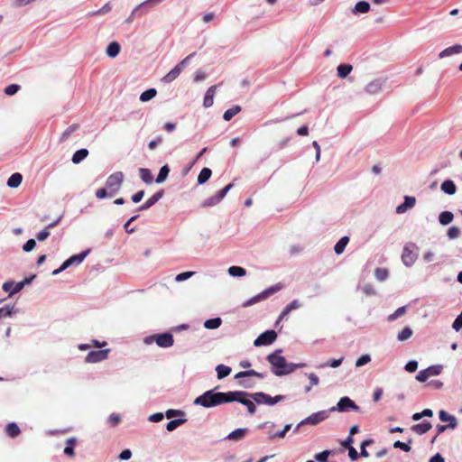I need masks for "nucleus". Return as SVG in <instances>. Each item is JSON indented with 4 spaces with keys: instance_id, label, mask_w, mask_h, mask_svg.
<instances>
[{
    "instance_id": "5fc2aeb1",
    "label": "nucleus",
    "mask_w": 462,
    "mask_h": 462,
    "mask_svg": "<svg viewBox=\"0 0 462 462\" xmlns=\"http://www.w3.org/2000/svg\"><path fill=\"white\" fill-rule=\"evenodd\" d=\"M220 202V200L217 198L216 195L206 199L202 203L201 206L203 208H208L217 205Z\"/></svg>"
},
{
    "instance_id": "dca6fc26",
    "label": "nucleus",
    "mask_w": 462,
    "mask_h": 462,
    "mask_svg": "<svg viewBox=\"0 0 462 462\" xmlns=\"http://www.w3.org/2000/svg\"><path fill=\"white\" fill-rule=\"evenodd\" d=\"M383 83H384V81L383 79H376L372 80L371 82H369L365 86V90L366 93H368L370 95L377 94L383 88Z\"/></svg>"
},
{
    "instance_id": "c756f323",
    "label": "nucleus",
    "mask_w": 462,
    "mask_h": 462,
    "mask_svg": "<svg viewBox=\"0 0 462 462\" xmlns=\"http://www.w3.org/2000/svg\"><path fill=\"white\" fill-rule=\"evenodd\" d=\"M349 242V237L346 236H342L335 245L334 251L337 254H341Z\"/></svg>"
},
{
    "instance_id": "052dcab7",
    "label": "nucleus",
    "mask_w": 462,
    "mask_h": 462,
    "mask_svg": "<svg viewBox=\"0 0 462 462\" xmlns=\"http://www.w3.org/2000/svg\"><path fill=\"white\" fill-rule=\"evenodd\" d=\"M460 236V229L457 226H451L447 231V236L449 239H456Z\"/></svg>"
},
{
    "instance_id": "6e6552de",
    "label": "nucleus",
    "mask_w": 462,
    "mask_h": 462,
    "mask_svg": "<svg viewBox=\"0 0 462 462\" xmlns=\"http://www.w3.org/2000/svg\"><path fill=\"white\" fill-rule=\"evenodd\" d=\"M281 289H282V285L279 283L273 285V286L265 289L259 294H257V295L252 297L251 299L247 300L246 301H245L243 303V307H249V306H252L261 300H264L267 298H269L272 294L279 291Z\"/></svg>"
},
{
    "instance_id": "49530a36",
    "label": "nucleus",
    "mask_w": 462,
    "mask_h": 462,
    "mask_svg": "<svg viewBox=\"0 0 462 462\" xmlns=\"http://www.w3.org/2000/svg\"><path fill=\"white\" fill-rule=\"evenodd\" d=\"M186 419H174V420H170L167 424H166V430L168 431H173L174 430H176L179 426L182 425L183 423L186 422Z\"/></svg>"
},
{
    "instance_id": "2f4dec72",
    "label": "nucleus",
    "mask_w": 462,
    "mask_h": 462,
    "mask_svg": "<svg viewBox=\"0 0 462 462\" xmlns=\"http://www.w3.org/2000/svg\"><path fill=\"white\" fill-rule=\"evenodd\" d=\"M88 155V150L86 148H82L78 150L72 156V162L74 164H79Z\"/></svg>"
},
{
    "instance_id": "774afa93",
    "label": "nucleus",
    "mask_w": 462,
    "mask_h": 462,
    "mask_svg": "<svg viewBox=\"0 0 462 462\" xmlns=\"http://www.w3.org/2000/svg\"><path fill=\"white\" fill-rule=\"evenodd\" d=\"M452 328L456 331H459L462 328V312L454 320Z\"/></svg>"
},
{
    "instance_id": "603ef678",
    "label": "nucleus",
    "mask_w": 462,
    "mask_h": 462,
    "mask_svg": "<svg viewBox=\"0 0 462 462\" xmlns=\"http://www.w3.org/2000/svg\"><path fill=\"white\" fill-rule=\"evenodd\" d=\"M14 313H15L14 306L5 305L0 308V319L11 317Z\"/></svg>"
},
{
    "instance_id": "9b49d317",
    "label": "nucleus",
    "mask_w": 462,
    "mask_h": 462,
    "mask_svg": "<svg viewBox=\"0 0 462 462\" xmlns=\"http://www.w3.org/2000/svg\"><path fill=\"white\" fill-rule=\"evenodd\" d=\"M109 352H110L109 348L92 350L85 357V362L94 364V363H98V362L104 361L108 357Z\"/></svg>"
},
{
    "instance_id": "ea45409f",
    "label": "nucleus",
    "mask_w": 462,
    "mask_h": 462,
    "mask_svg": "<svg viewBox=\"0 0 462 462\" xmlns=\"http://www.w3.org/2000/svg\"><path fill=\"white\" fill-rule=\"evenodd\" d=\"M241 111L240 106H234L231 108H228L225 111L223 115V118L225 121L231 120L235 116H236Z\"/></svg>"
},
{
    "instance_id": "ddd939ff",
    "label": "nucleus",
    "mask_w": 462,
    "mask_h": 462,
    "mask_svg": "<svg viewBox=\"0 0 462 462\" xmlns=\"http://www.w3.org/2000/svg\"><path fill=\"white\" fill-rule=\"evenodd\" d=\"M155 342L161 347H170L173 345L174 340L171 333H162L155 335Z\"/></svg>"
},
{
    "instance_id": "58836bf2",
    "label": "nucleus",
    "mask_w": 462,
    "mask_h": 462,
    "mask_svg": "<svg viewBox=\"0 0 462 462\" xmlns=\"http://www.w3.org/2000/svg\"><path fill=\"white\" fill-rule=\"evenodd\" d=\"M217 376L218 379H223L228 376L231 373V368L225 365H218L216 367Z\"/></svg>"
},
{
    "instance_id": "69168bd1",
    "label": "nucleus",
    "mask_w": 462,
    "mask_h": 462,
    "mask_svg": "<svg viewBox=\"0 0 462 462\" xmlns=\"http://www.w3.org/2000/svg\"><path fill=\"white\" fill-rule=\"evenodd\" d=\"M194 274H195V272H184V273H179L175 277V281L178 282H184V281L188 280L189 278L192 277Z\"/></svg>"
},
{
    "instance_id": "0eeeda50",
    "label": "nucleus",
    "mask_w": 462,
    "mask_h": 462,
    "mask_svg": "<svg viewBox=\"0 0 462 462\" xmlns=\"http://www.w3.org/2000/svg\"><path fill=\"white\" fill-rule=\"evenodd\" d=\"M89 252H90V249H87V250L81 252L80 254H74V255L70 256L69 258H68L67 260H65L63 262V263L60 265V268H58L52 272V275H58L59 273H60L61 272H63L64 270L69 268V266L78 265V264L81 263L84 261V259L87 257V255L89 254Z\"/></svg>"
},
{
    "instance_id": "f03ea898",
    "label": "nucleus",
    "mask_w": 462,
    "mask_h": 462,
    "mask_svg": "<svg viewBox=\"0 0 462 462\" xmlns=\"http://www.w3.org/2000/svg\"><path fill=\"white\" fill-rule=\"evenodd\" d=\"M252 393L245 391H232L230 402H237L247 408V411L250 415L255 413L256 406L255 402L252 399Z\"/></svg>"
},
{
    "instance_id": "a19ab883",
    "label": "nucleus",
    "mask_w": 462,
    "mask_h": 462,
    "mask_svg": "<svg viewBox=\"0 0 462 462\" xmlns=\"http://www.w3.org/2000/svg\"><path fill=\"white\" fill-rule=\"evenodd\" d=\"M79 129V125L73 124L69 125L60 135V142H65L70 135Z\"/></svg>"
},
{
    "instance_id": "13d9d810",
    "label": "nucleus",
    "mask_w": 462,
    "mask_h": 462,
    "mask_svg": "<svg viewBox=\"0 0 462 462\" xmlns=\"http://www.w3.org/2000/svg\"><path fill=\"white\" fill-rule=\"evenodd\" d=\"M405 311H406V307L405 306L398 308L393 314L389 315L388 320L389 321L395 320L399 317L402 316L405 313Z\"/></svg>"
},
{
    "instance_id": "37998d69",
    "label": "nucleus",
    "mask_w": 462,
    "mask_h": 462,
    "mask_svg": "<svg viewBox=\"0 0 462 462\" xmlns=\"http://www.w3.org/2000/svg\"><path fill=\"white\" fill-rule=\"evenodd\" d=\"M227 272H228L229 275H231L233 277H243L246 273V271L245 268L240 267V266H235V265L229 267Z\"/></svg>"
},
{
    "instance_id": "4be33fe9",
    "label": "nucleus",
    "mask_w": 462,
    "mask_h": 462,
    "mask_svg": "<svg viewBox=\"0 0 462 462\" xmlns=\"http://www.w3.org/2000/svg\"><path fill=\"white\" fill-rule=\"evenodd\" d=\"M301 306V303L298 300H293L290 304H288L284 309L282 311V313L280 314L279 316V319L278 320H282L286 316L289 315V313L293 310H297L299 309L300 307Z\"/></svg>"
},
{
    "instance_id": "c85d7f7f",
    "label": "nucleus",
    "mask_w": 462,
    "mask_h": 462,
    "mask_svg": "<svg viewBox=\"0 0 462 462\" xmlns=\"http://www.w3.org/2000/svg\"><path fill=\"white\" fill-rule=\"evenodd\" d=\"M148 10H143L142 5H138L134 7V9L131 12L130 15L126 18L125 23H131L134 20L136 16L140 17L144 14H147Z\"/></svg>"
},
{
    "instance_id": "b1692460",
    "label": "nucleus",
    "mask_w": 462,
    "mask_h": 462,
    "mask_svg": "<svg viewBox=\"0 0 462 462\" xmlns=\"http://www.w3.org/2000/svg\"><path fill=\"white\" fill-rule=\"evenodd\" d=\"M441 190L448 194V195H453L457 191V187L453 180H446L441 183L440 186Z\"/></svg>"
},
{
    "instance_id": "cd10ccee",
    "label": "nucleus",
    "mask_w": 462,
    "mask_h": 462,
    "mask_svg": "<svg viewBox=\"0 0 462 462\" xmlns=\"http://www.w3.org/2000/svg\"><path fill=\"white\" fill-rule=\"evenodd\" d=\"M23 180V176L19 172L13 173L8 180H7V186L9 188L14 189L20 186Z\"/></svg>"
},
{
    "instance_id": "f704fd0d",
    "label": "nucleus",
    "mask_w": 462,
    "mask_h": 462,
    "mask_svg": "<svg viewBox=\"0 0 462 462\" xmlns=\"http://www.w3.org/2000/svg\"><path fill=\"white\" fill-rule=\"evenodd\" d=\"M454 219V215L450 211H443L439 216V222L442 226L450 224Z\"/></svg>"
},
{
    "instance_id": "473e14b6",
    "label": "nucleus",
    "mask_w": 462,
    "mask_h": 462,
    "mask_svg": "<svg viewBox=\"0 0 462 462\" xmlns=\"http://www.w3.org/2000/svg\"><path fill=\"white\" fill-rule=\"evenodd\" d=\"M20 432V428L15 422H10L5 426V433L11 438L17 437Z\"/></svg>"
},
{
    "instance_id": "79ce46f5",
    "label": "nucleus",
    "mask_w": 462,
    "mask_h": 462,
    "mask_svg": "<svg viewBox=\"0 0 462 462\" xmlns=\"http://www.w3.org/2000/svg\"><path fill=\"white\" fill-rule=\"evenodd\" d=\"M352 66L349 64H340L337 68V76L344 79L352 71Z\"/></svg>"
},
{
    "instance_id": "423d86ee",
    "label": "nucleus",
    "mask_w": 462,
    "mask_h": 462,
    "mask_svg": "<svg viewBox=\"0 0 462 462\" xmlns=\"http://www.w3.org/2000/svg\"><path fill=\"white\" fill-rule=\"evenodd\" d=\"M330 412H347L349 411H360V407L348 396L340 398L336 406L329 408Z\"/></svg>"
},
{
    "instance_id": "864d4df0",
    "label": "nucleus",
    "mask_w": 462,
    "mask_h": 462,
    "mask_svg": "<svg viewBox=\"0 0 462 462\" xmlns=\"http://www.w3.org/2000/svg\"><path fill=\"white\" fill-rule=\"evenodd\" d=\"M443 366L441 365H430L426 368V371L429 373V376L439 375L442 372Z\"/></svg>"
},
{
    "instance_id": "09e8293b",
    "label": "nucleus",
    "mask_w": 462,
    "mask_h": 462,
    "mask_svg": "<svg viewBox=\"0 0 462 462\" xmlns=\"http://www.w3.org/2000/svg\"><path fill=\"white\" fill-rule=\"evenodd\" d=\"M389 275L388 270L385 268H376L374 270V276L377 281L383 282Z\"/></svg>"
},
{
    "instance_id": "6e6d98bb",
    "label": "nucleus",
    "mask_w": 462,
    "mask_h": 462,
    "mask_svg": "<svg viewBox=\"0 0 462 462\" xmlns=\"http://www.w3.org/2000/svg\"><path fill=\"white\" fill-rule=\"evenodd\" d=\"M410 443H411V439L408 440V443L402 442L400 440H396L393 443V448H400L403 450L404 452H409L411 450Z\"/></svg>"
},
{
    "instance_id": "680f3d73",
    "label": "nucleus",
    "mask_w": 462,
    "mask_h": 462,
    "mask_svg": "<svg viewBox=\"0 0 462 462\" xmlns=\"http://www.w3.org/2000/svg\"><path fill=\"white\" fill-rule=\"evenodd\" d=\"M370 361H371L370 355L369 354H364L356 361V367H361V366L368 364Z\"/></svg>"
},
{
    "instance_id": "6ab92c4d",
    "label": "nucleus",
    "mask_w": 462,
    "mask_h": 462,
    "mask_svg": "<svg viewBox=\"0 0 462 462\" xmlns=\"http://www.w3.org/2000/svg\"><path fill=\"white\" fill-rule=\"evenodd\" d=\"M462 52V45L461 44H455L453 46L448 47L444 49L442 51L439 52V57L440 59L449 57L453 54H459Z\"/></svg>"
},
{
    "instance_id": "e2e57ef3",
    "label": "nucleus",
    "mask_w": 462,
    "mask_h": 462,
    "mask_svg": "<svg viewBox=\"0 0 462 462\" xmlns=\"http://www.w3.org/2000/svg\"><path fill=\"white\" fill-rule=\"evenodd\" d=\"M330 455V450H323L315 455V459L318 462H328V457Z\"/></svg>"
},
{
    "instance_id": "c03bdc74",
    "label": "nucleus",
    "mask_w": 462,
    "mask_h": 462,
    "mask_svg": "<svg viewBox=\"0 0 462 462\" xmlns=\"http://www.w3.org/2000/svg\"><path fill=\"white\" fill-rule=\"evenodd\" d=\"M343 359H344V357H340L338 359H332L327 363H323V364H319V365H316V368L321 369V368H325L327 366H329L332 368H337L342 364Z\"/></svg>"
},
{
    "instance_id": "a878e982",
    "label": "nucleus",
    "mask_w": 462,
    "mask_h": 462,
    "mask_svg": "<svg viewBox=\"0 0 462 462\" xmlns=\"http://www.w3.org/2000/svg\"><path fill=\"white\" fill-rule=\"evenodd\" d=\"M249 376H254V377L263 379V378H264L265 374L251 369V370H245V371H241V372L237 373L235 375V378L239 379V378L249 377Z\"/></svg>"
},
{
    "instance_id": "4c0bfd02",
    "label": "nucleus",
    "mask_w": 462,
    "mask_h": 462,
    "mask_svg": "<svg viewBox=\"0 0 462 462\" xmlns=\"http://www.w3.org/2000/svg\"><path fill=\"white\" fill-rule=\"evenodd\" d=\"M170 172V167L168 164L163 165L159 171V174L157 175V178L155 179L156 183H162L166 180L168 178Z\"/></svg>"
},
{
    "instance_id": "7c9ffc66",
    "label": "nucleus",
    "mask_w": 462,
    "mask_h": 462,
    "mask_svg": "<svg viewBox=\"0 0 462 462\" xmlns=\"http://www.w3.org/2000/svg\"><path fill=\"white\" fill-rule=\"evenodd\" d=\"M295 370V363H288L286 361V365L283 370H273V374L276 376H283L293 373Z\"/></svg>"
},
{
    "instance_id": "412c9836",
    "label": "nucleus",
    "mask_w": 462,
    "mask_h": 462,
    "mask_svg": "<svg viewBox=\"0 0 462 462\" xmlns=\"http://www.w3.org/2000/svg\"><path fill=\"white\" fill-rule=\"evenodd\" d=\"M182 69L179 66H175L172 69H171L165 76L162 77V81L163 83H171L175 80Z\"/></svg>"
},
{
    "instance_id": "aec40b11",
    "label": "nucleus",
    "mask_w": 462,
    "mask_h": 462,
    "mask_svg": "<svg viewBox=\"0 0 462 462\" xmlns=\"http://www.w3.org/2000/svg\"><path fill=\"white\" fill-rule=\"evenodd\" d=\"M217 88V85L211 86L206 91V94H205V97H204V100H203V106L205 107H210L213 105L214 96L216 94Z\"/></svg>"
},
{
    "instance_id": "4468645a",
    "label": "nucleus",
    "mask_w": 462,
    "mask_h": 462,
    "mask_svg": "<svg viewBox=\"0 0 462 462\" xmlns=\"http://www.w3.org/2000/svg\"><path fill=\"white\" fill-rule=\"evenodd\" d=\"M164 190L161 189L155 192L151 198H149L143 205H141L137 211H143L152 208L156 202H158L163 196Z\"/></svg>"
},
{
    "instance_id": "bb28decb",
    "label": "nucleus",
    "mask_w": 462,
    "mask_h": 462,
    "mask_svg": "<svg viewBox=\"0 0 462 462\" xmlns=\"http://www.w3.org/2000/svg\"><path fill=\"white\" fill-rule=\"evenodd\" d=\"M370 10V4L366 1H359L356 4L355 7L352 9V13L355 14H365Z\"/></svg>"
},
{
    "instance_id": "a18cd8bd",
    "label": "nucleus",
    "mask_w": 462,
    "mask_h": 462,
    "mask_svg": "<svg viewBox=\"0 0 462 462\" xmlns=\"http://www.w3.org/2000/svg\"><path fill=\"white\" fill-rule=\"evenodd\" d=\"M157 94V90L155 88H149L143 91L140 96V100L142 102H147L152 99Z\"/></svg>"
},
{
    "instance_id": "3c124183",
    "label": "nucleus",
    "mask_w": 462,
    "mask_h": 462,
    "mask_svg": "<svg viewBox=\"0 0 462 462\" xmlns=\"http://www.w3.org/2000/svg\"><path fill=\"white\" fill-rule=\"evenodd\" d=\"M412 336V330L410 327H405L401 332L398 333L397 338L399 341H405Z\"/></svg>"
},
{
    "instance_id": "8fccbe9b",
    "label": "nucleus",
    "mask_w": 462,
    "mask_h": 462,
    "mask_svg": "<svg viewBox=\"0 0 462 462\" xmlns=\"http://www.w3.org/2000/svg\"><path fill=\"white\" fill-rule=\"evenodd\" d=\"M111 10H112V6H111L110 3H106L100 9L89 13L88 16L106 14H108L109 12H111Z\"/></svg>"
},
{
    "instance_id": "5701e85b",
    "label": "nucleus",
    "mask_w": 462,
    "mask_h": 462,
    "mask_svg": "<svg viewBox=\"0 0 462 462\" xmlns=\"http://www.w3.org/2000/svg\"><path fill=\"white\" fill-rule=\"evenodd\" d=\"M431 423L429 421H423L419 424H415L411 427V430L419 435L427 433L431 429Z\"/></svg>"
},
{
    "instance_id": "f257e3e1",
    "label": "nucleus",
    "mask_w": 462,
    "mask_h": 462,
    "mask_svg": "<svg viewBox=\"0 0 462 462\" xmlns=\"http://www.w3.org/2000/svg\"><path fill=\"white\" fill-rule=\"evenodd\" d=\"M216 389L206 391L204 393L197 397L193 403L195 405H199L204 408H212L223 403L230 402L231 392L220 393L216 392Z\"/></svg>"
},
{
    "instance_id": "1a4fd4ad",
    "label": "nucleus",
    "mask_w": 462,
    "mask_h": 462,
    "mask_svg": "<svg viewBox=\"0 0 462 462\" xmlns=\"http://www.w3.org/2000/svg\"><path fill=\"white\" fill-rule=\"evenodd\" d=\"M282 352V349H277L273 353L267 356L266 359L273 366L272 371L284 369L286 365V359L284 356L279 355Z\"/></svg>"
},
{
    "instance_id": "39448f33",
    "label": "nucleus",
    "mask_w": 462,
    "mask_h": 462,
    "mask_svg": "<svg viewBox=\"0 0 462 462\" xmlns=\"http://www.w3.org/2000/svg\"><path fill=\"white\" fill-rule=\"evenodd\" d=\"M252 399L254 402L258 405H268L273 406L279 402H282L286 399L285 395H276L274 397H272L271 395L263 393V392H256L252 393Z\"/></svg>"
},
{
    "instance_id": "2eb2a0df",
    "label": "nucleus",
    "mask_w": 462,
    "mask_h": 462,
    "mask_svg": "<svg viewBox=\"0 0 462 462\" xmlns=\"http://www.w3.org/2000/svg\"><path fill=\"white\" fill-rule=\"evenodd\" d=\"M416 199L415 197L411 196H405L404 197V202L397 206L396 208V213L398 214H403L409 209L412 208L415 206Z\"/></svg>"
},
{
    "instance_id": "f3484780",
    "label": "nucleus",
    "mask_w": 462,
    "mask_h": 462,
    "mask_svg": "<svg viewBox=\"0 0 462 462\" xmlns=\"http://www.w3.org/2000/svg\"><path fill=\"white\" fill-rule=\"evenodd\" d=\"M247 431H248V429H246V428H238V429L231 431L226 437H225L224 439L235 440V441L241 440L245 437Z\"/></svg>"
},
{
    "instance_id": "4d7b16f0",
    "label": "nucleus",
    "mask_w": 462,
    "mask_h": 462,
    "mask_svg": "<svg viewBox=\"0 0 462 462\" xmlns=\"http://www.w3.org/2000/svg\"><path fill=\"white\" fill-rule=\"evenodd\" d=\"M74 442L75 439L70 438L67 441V446L64 448V454L67 456H73L74 455Z\"/></svg>"
},
{
    "instance_id": "393cba45",
    "label": "nucleus",
    "mask_w": 462,
    "mask_h": 462,
    "mask_svg": "<svg viewBox=\"0 0 462 462\" xmlns=\"http://www.w3.org/2000/svg\"><path fill=\"white\" fill-rule=\"evenodd\" d=\"M121 50V46L117 42H110L106 50V53L110 58H116Z\"/></svg>"
},
{
    "instance_id": "7ed1b4c3",
    "label": "nucleus",
    "mask_w": 462,
    "mask_h": 462,
    "mask_svg": "<svg viewBox=\"0 0 462 462\" xmlns=\"http://www.w3.org/2000/svg\"><path fill=\"white\" fill-rule=\"evenodd\" d=\"M419 247L415 243H407L402 249V261L407 267H411L418 258Z\"/></svg>"
},
{
    "instance_id": "0e129e2a",
    "label": "nucleus",
    "mask_w": 462,
    "mask_h": 462,
    "mask_svg": "<svg viewBox=\"0 0 462 462\" xmlns=\"http://www.w3.org/2000/svg\"><path fill=\"white\" fill-rule=\"evenodd\" d=\"M95 195H96V198L98 199L111 198L109 195V191H107L106 187L97 189Z\"/></svg>"
},
{
    "instance_id": "de8ad7c7",
    "label": "nucleus",
    "mask_w": 462,
    "mask_h": 462,
    "mask_svg": "<svg viewBox=\"0 0 462 462\" xmlns=\"http://www.w3.org/2000/svg\"><path fill=\"white\" fill-rule=\"evenodd\" d=\"M373 443H374V439H365L361 443V447H360L361 450H360V453H359V457H369V453L366 450V447L372 445Z\"/></svg>"
},
{
    "instance_id": "9d476101",
    "label": "nucleus",
    "mask_w": 462,
    "mask_h": 462,
    "mask_svg": "<svg viewBox=\"0 0 462 462\" xmlns=\"http://www.w3.org/2000/svg\"><path fill=\"white\" fill-rule=\"evenodd\" d=\"M330 413L329 409L328 410H323L317 412H314L302 420L300 421V424H310V425H317L322 421H324L326 419L328 418Z\"/></svg>"
},
{
    "instance_id": "20e7f679",
    "label": "nucleus",
    "mask_w": 462,
    "mask_h": 462,
    "mask_svg": "<svg viewBox=\"0 0 462 462\" xmlns=\"http://www.w3.org/2000/svg\"><path fill=\"white\" fill-rule=\"evenodd\" d=\"M124 182V173L116 171L109 175L106 180V187L109 190L110 197L119 192Z\"/></svg>"
},
{
    "instance_id": "f8f14e48",
    "label": "nucleus",
    "mask_w": 462,
    "mask_h": 462,
    "mask_svg": "<svg viewBox=\"0 0 462 462\" xmlns=\"http://www.w3.org/2000/svg\"><path fill=\"white\" fill-rule=\"evenodd\" d=\"M276 338L277 334L274 330H266L254 341V345L255 346H267L274 342Z\"/></svg>"
},
{
    "instance_id": "72a5a7b5",
    "label": "nucleus",
    "mask_w": 462,
    "mask_h": 462,
    "mask_svg": "<svg viewBox=\"0 0 462 462\" xmlns=\"http://www.w3.org/2000/svg\"><path fill=\"white\" fill-rule=\"evenodd\" d=\"M212 171L209 168H203L198 176V184L202 185L206 183L211 177Z\"/></svg>"
},
{
    "instance_id": "a211bd4d",
    "label": "nucleus",
    "mask_w": 462,
    "mask_h": 462,
    "mask_svg": "<svg viewBox=\"0 0 462 462\" xmlns=\"http://www.w3.org/2000/svg\"><path fill=\"white\" fill-rule=\"evenodd\" d=\"M439 420L443 422H448L447 424L449 429H455L457 425V419L455 416L448 414L447 411L441 410L439 412Z\"/></svg>"
},
{
    "instance_id": "338daca9",
    "label": "nucleus",
    "mask_w": 462,
    "mask_h": 462,
    "mask_svg": "<svg viewBox=\"0 0 462 462\" xmlns=\"http://www.w3.org/2000/svg\"><path fill=\"white\" fill-rule=\"evenodd\" d=\"M233 188V184H228L226 185V187H224L223 189H221L220 190H218L216 194L217 198L221 201L225 197L226 195L227 194V192Z\"/></svg>"
},
{
    "instance_id": "e433bc0d",
    "label": "nucleus",
    "mask_w": 462,
    "mask_h": 462,
    "mask_svg": "<svg viewBox=\"0 0 462 462\" xmlns=\"http://www.w3.org/2000/svg\"><path fill=\"white\" fill-rule=\"evenodd\" d=\"M139 176L141 180L146 184H151L153 180L152 172L149 169L140 168L139 169Z\"/></svg>"
},
{
    "instance_id": "bf43d9fd",
    "label": "nucleus",
    "mask_w": 462,
    "mask_h": 462,
    "mask_svg": "<svg viewBox=\"0 0 462 462\" xmlns=\"http://www.w3.org/2000/svg\"><path fill=\"white\" fill-rule=\"evenodd\" d=\"M138 217H139L138 215H134L125 223L124 228H125L126 233L132 234V233H134L135 231L134 227H131L130 228V225H132V222L136 220L138 218Z\"/></svg>"
},
{
    "instance_id": "c9c22d12",
    "label": "nucleus",
    "mask_w": 462,
    "mask_h": 462,
    "mask_svg": "<svg viewBox=\"0 0 462 462\" xmlns=\"http://www.w3.org/2000/svg\"><path fill=\"white\" fill-rule=\"evenodd\" d=\"M221 324H222L221 318L217 317V318L207 319L203 325H204V328L207 329H216V328H218L221 326Z\"/></svg>"
}]
</instances>
